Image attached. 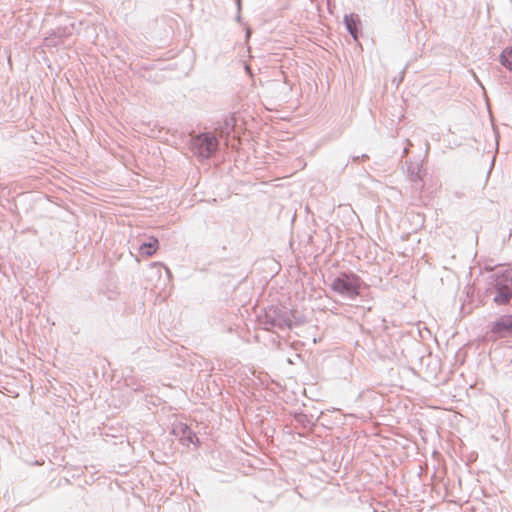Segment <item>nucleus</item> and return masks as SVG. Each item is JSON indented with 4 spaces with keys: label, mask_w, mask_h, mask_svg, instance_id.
I'll list each match as a JSON object with an SVG mask.
<instances>
[{
    "label": "nucleus",
    "mask_w": 512,
    "mask_h": 512,
    "mask_svg": "<svg viewBox=\"0 0 512 512\" xmlns=\"http://www.w3.org/2000/svg\"><path fill=\"white\" fill-rule=\"evenodd\" d=\"M366 287L365 282L354 272H340L331 283V290L348 300H355L361 295L362 288Z\"/></svg>",
    "instance_id": "1"
},
{
    "label": "nucleus",
    "mask_w": 512,
    "mask_h": 512,
    "mask_svg": "<svg viewBox=\"0 0 512 512\" xmlns=\"http://www.w3.org/2000/svg\"><path fill=\"white\" fill-rule=\"evenodd\" d=\"M292 316L286 307L270 306L258 316V323L267 331H283L293 327Z\"/></svg>",
    "instance_id": "2"
},
{
    "label": "nucleus",
    "mask_w": 512,
    "mask_h": 512,
    "mask_svg": "<svg viewBox=\"0 0 512 512\" xmlns=\"http://www.w3.org/2000/svg\"><path fill=\"white\" fill-rule=\"evenodd\" d=\"M219 148V140L211 132H200L191 137L190 149L192 153L201 159L211 158Z\"/></svg>",
    "instance_id": "3"
},
{
    "label": "nucleus",
    "mask_w": 512,
    "mask_h": 512,
    "mask_svg": "<svg viewBox=\"0 0 512 512\" xmlns=\"http://www.w3.org/2000/svg\"><path fill=\"white\" fill-rule=\"evenodd\" d=\"M490 332L496 335V338H503L512 334V315H504L493 322Z\"/></svg>",
    "instance_id": "4"
},
{
    "label": "nucleus",
    "mask_w": 512,
    "mask_h": 512,
    "mask_svg": "<svg viewBox=\"0 0 512 512\" xmlns=\"http://www.w3.org/2000/svg\"><path fill=\"white\" fill-rule=\"evenodd\" d=\"M492 288L512 290V270L507 269L492 276Z\"/></svg>",
    "instance_id": "5"
},
{
    "label": "nucleus",
    "mask_w": 512,
    "mask_h": 512,
    "mask_svg": "<svg viewBox=\"0 0 512 512\" xmlns=\"http://www.w3.org/2000/svg\"><path fill=\"white\" fill-rule=\"evenodd\" d=\"M172 433L179 438V440L186 445L194 443L195 440L198 441L196 434L193 430L184 423H179L173 427Z\"/></svg>",
    "instance_id": "6"
},
{
    "label": "nucleus",
    "mask_w": 512,
    "mask_h": 512,
    "mask_svg": "<svg viewBox=\"0 0 512 512\" xmlns=\"http://www.w3.org/2000/svg\"><path fill=\"white\" fill-rule=\"evenodd\" d=\"M236 122L235 114H230L221 122H218L215 130L219 133L220 137H228L234 131Z\"/></svg>",
    "instance_id": "7"
},
{
    "label": "nucleus",
    "mask_w": 512,
    "mask_h": 512,
    "mask_svg": "<svg viewBox=\"0 0 512 512\" xmlns=\"http://www.w3.org/2000/svg\"><path fill=\"white\" fill-rule=\"evenodd\" d=\"M344 24L349 34L356 40L360 32V19L359 16L351 13L344 16Z\"/></svg>",
    "instance_id": "8"
},
{
    "label": "nucleus",
    "mask_w": 512,
    "mask_h": 512,
    "mask_svg": "<svg viewBox=\"0 0 512 512\" xmlns=\"http://www.w3.org/2000/svg\"><path fill=\"white\" fill-rule=\"evenodd\" d=\"M409 179L413 183H420L423 181V177L426 174V170L423 165L418 162H410L407 166Z\"/></svg>",
    "instance_id": "9"
},
{
    "label": "nucleus",
    "mask_w": 512,
    "mask_h": 512,
    "mask_svg": "<svg viewBox=\"0 0 512 512\" xmlns=\"http://www.w3.org/2000/svg\"><path fill=\"white\" fill-rule=\"evenodd\" d=\"M158 246H159L158 239L155 237H150V241L143 242L139 246L138 250L142 256L151 257L156 253Z\"/></svg>",
    "instance_id": "10"
},
{
    "label": "nucleus",
    "mask_w": 512,
    "mask_h": 512,
    "mask_svg": "<svg viewBox=\"0 0 512 512\" xmlns=\"http://www.w3.org/2000/svg\"><path fill=\"white\" fill-rule=\"evenodd\" d=\"M493 302L497 305H507L512 299V290L493 289Z\"/></svg>",
    "instance_id": "11"
},
{
    "label": "nucleus",
    "mask_w": 512,
    "mask_h": 512,
    "mask_svg": "<svg viewBox=\"0 0 512 512\" xmlns=\"http://www.w3.org/2000/svg\"><path fill=\"white\" fill-rule=\"evenodd\" d=\"M500 63L512 71V47L505 48L499 57Z\"/></svg>",
    "instance_id": "12"
},
{
    "label": "nucleus",
    "mask_w": 512,
    "mask_h": 512,
    "mask_svg": "<svg viewBox=\"0 0 512 512\" xmlns=\"http://www.w3.org/2000/svg\"><path fill=\"white\" fill-rule=\"evenodd\" d=\"M294 421L301 425L304 429L310 428L313 426L312 417H309L308 415L304 413H296L294 415Z\"/></svg>",
    "instance_id": "13"
},
{
    "label": "nucleus",
    "mask_w": 512,
    "mask_h": 512,
    "mask_svg": "<svg viewBox=\"0 0 512 512\" xmlns=\"http://www.w3.org/2000/svg\"><path fill=\"white\" fill-rule=\"evenodd\" d=\"M236 4H237V7H238V10L240 11V9H241V0H236Z\"/></svg>",
    "instance_id": "14"
},
{
    "label": "nucleus",
    "mask_w": 512,
    "mask_h": 512,
    "mask_svg": "<svg viewBox=\"0 0 512 512\" xmlns=\"http://www.w3.org/2000/svg\"><path fill=\"white\" fill-rule=\"evenodd\" d=\"M236 19H237V21H240V19H241L240 14L237 15Z\"/></svg>",
    "instance_id": "15"
},
{
    "label": "nucleus",
    "mask_w": 512,
    "mask_h": 512,
    "mask_svg": "<svg viewBox=\"0 0 512 512\" xmlns=\"http://www.w3.org/2000/svg\"><path fill=\"white\" fill-rule=\"evenodd\" d=\"M407 153H408V149H407V148H405V149H404V154L406 155Z\"/></svg>",
    "instance_id": "16"
}]
</instances>
